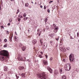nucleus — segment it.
Here are the masks:
<instances>
[{"label": "nucleus", "instance_id": "obj_41", "mask_svg": "<svg viewBox=\"0 0 79 79\" xmlns=\"http://www.w3.org/2000/svg\"><path fill=\"white\" fill-rule=\"evenodd\" d=\"M67 49L68 50H69V48H67Z\"/></svg>", "mask_w": 79, "mask_h": 79}, {"label": "nucleus", "instance_id": "obj_1", "mask_svg": "<svg viewBox=\"0 0 79 79\" xmlns=\"http://www.w3.org/2000/svg\"><path fill=\"white\" fill-rule=\"evenodd\" d=\"M0 55L2 56H8V52L7 51L3 50L0 52Z\"/></svg>", "mask_w": 79, "mask_h": 79}, {"label": "nucleus", "instance_id": "obj_64", "mask_svg": "<svg viewBox=\"0 0 79 79\" xmlns=\"http://www.w3.org/2000/svg\"><path fill=\"white\" fill-rule=\"evenodd\" d=\"M48 79H50V78H49Z\"/></svg>", "mask_w": 79, "mask_h": 79}, {"label": "nucleus", "instance_id": "obj_5", "mask_svg": "<svg viewBox=\"0 0 79 79\" xmlns=\"http://www.w3.org/2000/svg\"><path fill=\"white\" fill-rule=\"evenodd\" d=\"M17 59L19 60V61H24V59H23V57L21 56L18 57L17 58Z\"/></svg>", "mask_w": 79, "mask_h": 79}, {"label": "nucleus", "instance_id": "obj_32", "mask_svg": "<svg viewBox=\"0 0 79 79\" xmlns=\"http://www.w3.org/2000/svg\"><path fill=\"white\" fill-rule=\"evenodd\" d=\"M50 44L51 45H53V42L51 41H50Z\"/></svg>", "mask_w": 79, "mask_h": 79}, {"label": "nucleus", "instance_id": "obj_23", "mask_svg": "<svg viewBox=\"0 0 79 79\" xmlns=\"http://www.w3.org/2000/svg\"><path fill=\"white\" fill-rule=\"evenodd\" d=\"M12 37H10V42H11V41H12Z\"/></svg>", "mask_w": 79, "mask_h": 79}, {"label": "nucleus", "instance_id": "obj_3", "mask_svg": "<svg viewBox=\"0 0 79 79\" xmlns=\"http://www.w3.org/2000/svg\"><path fill=\"white\" fill-rule=\"evenodd\" d=\"M38 77H39L40 78V79H46L47 78V75L45 73H42V75H39L38 76Z\"/></svg>", "mask_w": 79, "mask_h": 79}, {"label": "nucleus", "instance_id": "obj_54", "mask_svg": "<svg viewBox=\"0 0 79 79\" xmlns=\"http://www.w3.org/2000/svg\"><path fill=\"white\" fill-rule=\"evenodd\" d=\"M38 31H39V29L37 30V32H38Z\"/></svg>", "mask_w": 79, "mask_h": 79}, {"label": "nucleus", "instance_id": "obj_63", "mask_svg": "<svg viewBox=\"0 0 79 79\" xmlns=\"http://www.w3.org/2000/svg\"><path fill=\"white\" fill-rule=\"evenodd\" d=\"M21 18H22V16H21Z\"/></svg>", "mask_w": 79, "mask_h": 79}, {"label": "nucleus", "instance_id": "obj_8", "mask_svg": "<svg viewBox=\"0 0 79 79\" xmlns=\"http://www.w3.org/2000/svg\"><path fill=\"white\" fill-rule=\"evenodd\" d=\"M36 41H37L35 40H33L32 41V43H33V44H34V45L35 44H36V43L37 42Z\"/></svg>", "mask_w": 79, "mask_h": 79}, {"label": "nucleus", "instance_id": "obj_45", "mask_svg": "<svg viewBox=\"0 0 79 79\" xmlns=\"http://www.w3.org/2000/svg\"><path fill=\"white\" fill-rule=\"evenodd\" d=\"M1 28L2 29H3V26H2L1 27Z\"/></svg>", "mask_w": 79, "mask_h": 79}, {"label": "nucleus", "instance_id": "obj_27", "mask_svg": "<svg viewBox=\"0 0 79 79\" xmlns=\"http://www.w3.org/2000/svg\"><path fill=\"white\" fill-rule=\"evenodd\" d=\"M23 16L24 17L26 16V13H25L23 14Z\"/></svg>", "mask_w": 79, "mask_h": 79}, {"label": "nucleus", "instance_id": "obj_10", "mask_svg": "<svg viewBox=\"0 0 79 79\" xmlns=\"http://www.w3.org/2000/svg\"><path fill=\"white\" fill-rule=\"evenodd\" d=\"M19 69L20 70H22V69H24V68L23 67H19Z\"/></svg>", "mask_w": 79, "mask_h": 79}, {"label": "nucleus", "instance_id": "obj_7", "mask_svg": "<svg viewBox=\"0 0 79 79\" xmlns=\"http://www.w3.org/2000/svg\"><path fill=\"white\" fill-rule=\"evenodd\" d=\"M43 62L44 64H45V65H47V60H43Z\"/></svg>", "mask_w": 79, "mask_h": 79}, {"label": "nucleus", "instance_id": "obj_50", "mask_svg": "<svg viewBox=\"0 0 79 79\" xmlns=\"http://www.w3.org/2000/svg\"><path fill=\"white\" fill-rule=\"evenodd\" d=\"M45 56H46V58H47V56L45 55Z\"/></svg>", "mask_w": 79, "mask_h": 79}, {"label": "nucleus", "instance_id": "obj_18", "mask_svg": "<svg viewBox=\"0 0 79 79\" xmlns=\"http://www.w3.org/2000/svg\"><path fill=\"white\" fill-rule=\"evenodd\" d=\"M19 46L20 47H23V44H22L21 43H20L19 44Z\"/></svg>", "mask_w": 79, "mask_h": 79}, {"label": "nucleus", "instance_id": "obj_44", "mask_svg": "<svg viewBox=\"0 0 79 79\" xmlns=\"http://www.w3.org/2000/svg\"><path fill=\"white\" fill-rule=\"evenodd\" d=\"M8 26H10V23H9L8 24H7Z\"/></svg>", "mask_w": 79, "mask_h": 79}, {"label": "nucleus", "instance_id": "obj_51", "mask_svg": "<svg viewBox=\"0 0 79 79\" xmlns=\"http://www.w3.org/2000/svg\"><path fill=\"white\" fill-rule=\"evenodd\" d=\"M40 53H41V54H43V52H41Z\"/></svg>", "mask_w": 79, "mask_h": 79}, {"label": "nucleus", "instance_id": "obj_60", "mask_svg": "<svg viewBox=\"0 0 79 79\" xmlns=\"http://www.w3.org/2000/svg\"><path fill=\"white\" fill-rule=\"evenodd\" d=\"M0 42H1V39H0Z\"/></svg>", "mask_w": 79, "mask_h": 79}, {"label": "nucleus", "instance_id": "obj_26", "mask_svg": "<svg viewBox=\"0 0 79 79\" xmlns=\"http://www.w3.org/2000/svg\"><path fill=\"white\" fill-rule=\"evenodd\" d=\"M6 47H7V44H5L4 46V48Z\"/></svg>", "mask_w": 79, "mask_h": 79}, {"label": "nucleus", "instance_id": "obj_39", "mask_svg": "<svg viewBox=\"0 0 79 79\" xmlns=\"http://www.w3.org/2000/svg\"><path fill=\"white\" fill-rule=\"evenodd\" d=\"M63 61H64V62H65V61H66V60H65V59H64L63 60Z\"/></svg>", "mask_w": 79, "mask_h": 79}, {"label": "nucleus", "instance_id": "obj_25", "mask_svg": "<svg viewBox=\"0 0 79 79\" xmlns=\"http://www.w3.org/2000/svg\"><path fill=\"white\" fill-rule=\"evenodd\" d=\"M42 38H41L40 39V42L41 44H42Z\"/></svg>", "mask_w": 79, "mask_h": 79}, {"label": "nucleus", "instance_id": "obj_46", "mask_svg": "<svg viewBox=\"0 0 79 79\" xmlns=\"http://www.w3.org/2000/svg\"><path fill=\"white\" fill-rule=\"evenodd\" d=\"M16 76L17 78H19V77H17V75H16Z\"/></svg>", "mask_w": 79, "mask_h": 79}, {"label": "nucleus", "instance_id": "obj_59", "mask_svg": "<svg viewBox=\"0 0 79 79\" xmlns=\"http://www.w3.org/2000/svg\"><path fill=\"white\" fill-rule=\"evenodd\" d=\"M54 35V33H53L52 35Z\"/></svg>", "mask_w": 79, "mask_h": 79}, {"label": "nucleus", "instance_id": "obj_36", "mask_svg": "<svg viewBox=\"0 0 79 79\" xmlns=\"http://www.w3.org/2000/svg\"><path fill=\"white\" fill-rule=\"evenodd\" d=\"M47 11L48 12V13H50V9H48Z\"/></svg>", "mask_w": 79, "mask_h": 79}, {"label": "nucleus", "instance_id": "obj_16", "mask_svg": "<svg viewBox=\"0 0 79 79\" xmlns=\"http://www.w3.org/2000/svg\"><path fill=\"white\" fill-rule=\"evenodd\" d=\"M28 5H29V4L28 3H26L25 4V6H26V7H27Z\"/></svg>", "mask_w": 79, "mask_h": 79}, {"label": "nucleus", "instance_id": "obj_42", "mask_svg": "<svg viewBox=\"0 0 79 79\" xmlns=\"http://www.w3.org/2000/svg\"><path fill=\"white\" fill-rule=\"evenodd\" d=\"M58 39H59V37H58L57 39H56V40H58Z\"/></svg>", "mask_w": 79, "mask_h": 79}, {"label": "nucleus", "instance_id": "obj_6", "mask_svg": "<svg viewBox=\"0 0 79 79\" xmlns=\"http://www.w3.org/2000/svg\"><path fill=\"white\" fill-rule=\"evenodd\" d=\"M48 70L50 72V73H52L53 71H52V69H51L49 67H47Z\"/></svg>", "mask_w": 79, "mask_h": 79}, {"label": "nucleus", "instance_id": "obj_56", "mask_svg": "<svg viewBox=\"0 0 79 79\" xmlns=\"http://www.w3.org/2000/svg\"><path fill=\"white\" fill-rule=\"evenodd\" d=\"M24 59H25V60H26V58L25 57H24Z\"/></svg>", "mask_w": 79, "mask_h": 79}, {"label": "nucleus", "instance_id": "obj_12", "mask_svg": "<svg viewBox=\"0 0 79 79\" xmlns=\"http://www.w3.org/2000/svg\"><path fill=\"white\" fill-rule=\"evenodd\" d=\"M7 69H8V68H7V67L6 66L4 67V71H7Z\"/></svg>", "mask_w": 79, "mask_h": 79}, {"label": "nucleus", "instance_id": "obj_57", "mask_svg": "<svg viewBox=\"0 0 79 79\" xmlns=\"http://www.w3.org/2000/svg\"><path fill=\"white\" fill-rule=\"evenodd\" d=\"M27 61H29V60H27Z\"/></svg>", "mask_w": 79, "mask_h": 79}, {"label": "nucleus", "instance_id": "obj_37", "mask_svg": "<svg viewBox=\"0 0 79 79\" xmlns=\"http://www.w3.org/2000/svg\"><path fill=\"white\" fill-rule=\"evenodd\" d=\"M9 32L7 31H6V34H9Z\"/></svg>", "mask_w": 79, "mask_h": 79}, {"label": "nucleus", "instance_id": "obj_9", "mask_svg": "<svg viewBox=\"0 0 79 79\" xmlns=\"http://www.w3.org/2000/svg\"><path fill=\"white\" fill-rule=\"evenodd\" d=\"M54 74H55V75H57L58 74V71L57 70H56L54 72Z\"/></svg>", "mask_w": 79, "mask_h": 79}, {"label": "nucleus", "instance_id": "obj_33", "mask_svg": "<svg viewBox=\"0 0 79 79\" xmlns=\"http://www.w3.org/2000/svg\"><path fill=\"white\" fill-rule=\"evenodd\" d=\"M41 33H42V31H40V33H39V36H40V35H41Z\"/></svg>", "mask_w": 79, "mask_h": 79}, {"label": "nucleus", "instance_id": "obj_52", "mask_svg": "<svg viewBox=\"0 0 79 79\" xmlns=\"http://www.w3.org/2000/svg\"><path fill=\"white\" fill-rule=\"evenodd\" d=\"M27 19H28V18L26 17V20H27Z\"/></svg>", "mask_w": 79, "mask_h": 79}, {"label": "nucleus", "instance_id": "obj_14", "mask_svg": "<svg viewBox=\"0 0 79 79\" xmlns=\"http://www.w3.org/2000/svg\"><path fill=\"white\" fill-rule=\"evenodd\" d=\"M66 77L65 76H63L62 77V79H66Z\"/></svg>", "mask_w": 79, "mask_h": 79}, {"label": "nucleus", "instance_id": "obj_55", "mask_svg": "<svg viewBox=\"0 0 79 79\" xmlns=\"http://www.w3.org/2000/svg\"><path fill=\"white\" fill-rule=\"evenodd\" d=\"M1 10V6H0V10Z\"/></svg>", "mask_w": 79, "mask_h": 79}, {"label": "nucleus", "instance_id": "obj_20", "mask_svg": "<svg viewBox=\"0 0 79 79\" xmlns=\"http://www.w3.org/2000/svg\"><path fill=\"white\" fill-rule=\"evenodd\" d=\"M58 28L57 27H55L54 30L56 31H58Z\"/></svg>", "mask_w": 79, "mask_h": 79}, {"label": "nucleus", "instance_id": "obj_40", "mask_svg": "<svg viewBox=\"0 0 79 79\" xmlns=\"http://www.w3.org/2000/svg\"><path fill=\"white\" fill-rule=\"evenodd\" d=\"M46 46H47V45H46V43H44V47H45Z\"/></svg>", "mask_w": 79, "mask_h": 79}, {"label": "nucleus", "instance_id": "obj_15", "mask_svg": "<svg viewBox=\"0 0 79 79\" xmlns=\"http://www.w3.org/2000/svg\"><path fill=\"white\" fill-rule=\"evenodd\" d=\"M22 49L23 51H24V50H26V48L24 47H23L22 48Z\"/></svg>", "mask_w": 79, "mask_h": 79}, {"label": "nucleus", "instance_id": "obj_38", "mask_svg": "<svg viewBox=\"0 0 79 79\" xmlns=\"http://www.w3.org/2000/svg\"><path fill=\"white\" fill-rule=\"evenodd\" d=\"M77 37H79V33H77Z\"/></svg>", "mask_w": 79, "mask_h": 79}, {"label": "nucleus", "instance_id": "obj_19", "mask_svg": "<svg viewBox=\"0 0 79 79\" xmlns=\"http://www.w3.org/2000/svg\"><path fill=\"white\" fill-rule=\"evenodd\" d=\"M12 20H12V19L10 18L9 20V23H11V22H12Z\"/></svg>", "mask_w": 79, "mask_h": 79}, {"label": "nucleus", "instance_id": "obj_43", "mask_svg": "<svg viewBox=\"0 0 79 79\" xmlns=\"http://www.w3.org/2000/svg\"><path fill=\"white\" fill-rule=\"evenodd\" d=\"M39 57H40V58H42V56H40V55L39 56Z\"/></svg>", "mask_w": 79, "mask_h": 79}, {"label": "nucleus", "instance_id": "obj_13", "mask_svg": "<svg viewBox=\"0 0 79 79\" xmlns=\"http://www.w3.org/2000/svg\"><path fill=\"white\" fill-rule=\"evenodd\" d=\"M22 76L23 77H26V76H25V74H24V73L22 74Z\"/></svg>", "mask_w": 79, "mask_h": 79}, {"label": "nucleus", "instance_id": "obj_49", "mask_svg": "<svg viewBox=\"0 0 79 79\" xmlns=\"http://www.w3.org/2000/svg\"><path fill=\"white\" fill-rule=\"evenodd\" d=\"M40 7L42 8H43V6H41Z\"/></svg>", "mask_w": 79, "mask_h": 79}, {"label": "nucleus", "instance_id": "obj_31", "mask_svg": "<svg viewBox=\"0 0 79 79\" xmlns=\"http://www.w3.org/2000/svg\"><path fill=\"white\" fill-rule=\"evenodd\" d=\"M0 57V58H1L2 59V60H4V57H3V56H1V57Z\"/></svg>", "mask_w": 79, "mask_h": 79}, {"label": "nucleus", "instance_id": "obj_28", "mask_svg": "<svg viewBox=\"0 0 79 79\" xmlns=\"http://www.w3.org/2000/svg\"><path fill=\"white\" fill-rule=\"evenodd\" d=\"M62 71H63L62 69H60V73H62Z\"/></svg>", "mask_w": 79, "mask_h": 79}, {"label": "nucleus", "instance_id": "obj_17", "mask_svg": "<svg viewBox=\"0 0 79 79\" xmlns=\"http://www.w3.org/2000/svg\"><path fill=\"white\" fill-rule=\"evenodd\" d=\"M62 51H65L66 50L64 49V47H63L62 48Z\"/></svg>", "mask_w": 79, "mask_h": 79}, {"label": "nucleus", "instance_id": "obj_30", "mask_svg": "<svg viewBox=\"0 0 79 79\" xmlns=\"http://www.w3.org/2000/svg\"><path fill=\"white\" fill-rule=\"evenodd\" d=\"M4 41L5 42H7V40H6V39H5V40H4Z\"/></svg>", "mask_w": 79, "mask_h": 79}, {"label": "nucleus", "instance_id": "obj_58", "mask_svg": "<svg viewBox=\"0 0 79 79\" xmlns=\"http://www.w3.org/2000/svg\"><path fill=\"white\" fill-rule=\"evenodd\" d=\"M11 0V2H12V1H13V0Z\"/></svg>", "mask_w": 79, "mask_h": 79}, {"label": "nucleus", "instance_id": "obj_2", "mask_svg": "<svg viewBox=\"0 0 79 79\" xmlns=\"http://www.w3.org/2000/svg\"><path fill=\"white\" fill-rule=\"evenodd\" d=\"M65 69L66 71H69L71 68V64H67L64 66Z\"/></svg>", "mask_w": 79, "mask_h": 79}, {"label": "nucleus", "instance_id": "obj_53", "mask_svg": "<svg viewBox=\"0 0 79 79\" xmlns=\"http://www.w3.org/2000/svg\"><path fill=\"white\" fill-rule=\"evenodd\" d=\"M50 2L51 3V2H53V1H50Z\"/></svg>", "mask_w": 79, "mask_h": 79}, {"label": "nucleus", "instance_id": "obj_11", "mask_svg": "<svg viewBox=\"0 0 79 79\" xmlns=\"http://www.w3.org/2000/svg\"><path fill=\"white\" fill-rule=\"evenodd\" d=\"M14 39L17 42L18 40V38L17 37H16L15 36L14 37Z\"/></svg>", "mask_w": 79, "mask_h": 79}, {"label": "nucleus", "instance_id": "obj_21", "mask_svg": "<svg viewBox=\"0 0 79 79\" xmlns=\"http://www.w3.org/2000/svg\"><path fill=\"white\" fill-rule=\"evenodd\" d=\"M46 28L47 30H48V29H49V27L48 26H47L46 27Z\"/></svg>", "mask_w": 79, "mask_h": 79}, {"label": "nucleus", "instance_id": "obj_22", "mask_svg": "<svg viewBox=\"0 0 79 79\" xmlns=\"http://www.w3.org/2000/svg\"><path fill=\"white\" fill-rule=\"evenodd\" d=\"M54 32L55 33H56L58 32V30H54Z\"/></svg>", "mask_w": 79, "mask_h": 79}, {"label": "nucleus", "instance_id": "obj_62", "mask_svg": "<svg viewBox=\"0 0 79 79\" xmlns=\"http://www.w3.org/2000/svg\"><path fill=\"white\" fill-rule=\"evenodd\" d=\"M35 4H37L36 3V2H35Z\"/></svg>", "mask_w": 79, "mask_h": 79}, {"label": "nucleus", "instance_id": "obj_61", "mask_svg": "<svg viewBox=\"0 0 79 79\" xmlns=\"http://www.w3.org/2000/svg\"><path fill=\"white\" fill-rule=\"evenodd\" d=\"M51 2H49V3H51Z\"/></svg>", "mask_w": 79, "mask_h": 79}, {"label": "nucleus", "instance_id": "obj_24", "mask_svg": "<svg viewBox=\"0 0 79 79\" xmlns=\"http://www.w3.org/2000/svg\"><path fill=\"white\" fill-rule=\"evenodd\" d=\"M47 20H48L47 19H44V21L45 23H46V22H47Z\"/></svg>", "mask_w": 79, "mask_h": 79}, {"label": "nucleus", "instance_id": "obj_35", "mask_svg": "<svg viewBox=\"0 0 79 79\" xmlns=\"http://www.w3.org/2000/svg\"><path fill=\"white\" fill-rule=\"evenodd\" d=\"M18 21H19V22L20 21H21V19H20V18H19L18 19Z\"/></svg>", "mask_w": 79, "mask_h": 79}, {"label": "nucleus", "instance_id": "obj_29", "mask_svg": "<svg viewBox=\"0 0 79 79\" xmlns=\"http://www.w3.org/2000/svg\"><path fill=\"white\" fill-rule=\"evenodd\" d=\"M52 60H53V58L52 57H51L50 58V61H52Z\"/></svg>", "mask_w": 79, "mask_h": 79}, {"label": "nucleus", "instance_id": "obj_48", "mask_svg": "<svg viewBox=\"0 0 79 79\" xmlns=\"http://www.w3.org/2000/svg\"><path fill=\"white\" fill-rule=\"evenodd\" d=\"M44 9H45H45H46V8L45 7V6H44Z\"/></svg>", "mask_w": 79, "mask_h": 79}, {"label": "nucleus", "instance_id": "obj_34", "mask_svg": "<svg viewBox=\"0 0 79 79\" xmlns=\"http://www.w3.org/2000/svg\"><path fill=\"white\" fill-rule=\"evenodd\" d=\"M19 10H17V12L16 13V14H18V13H19Z\"/></svg>", "mask_w": 79, "mask_h": 79}, {"label": "nucleus", "instance_id": "obj_4", "mask_svg": "<svg viewBox=\"0 0 79 79\" xmlns=\"http://www.w3.org/2000/svg\"><path fill=\"white\" fill-rule=\"evenodd\" d=\"M69 58L70 61H73L74 60V56L73 55V54H71L69 56Z\"/></svg>", "mask_w": 79, "mask_h": 79}, {"label": "nucleus", "instance_id": "obj_47", "mask_svg": "<svg viewBox=\"0 0 79 79\" xmlns=\"http://www.w3.org/2000/svg\"><path fill=\"white\" fill-rule=\"evenodd\" d=\"M53 26H54V27H55L56 26L55 24H53Z\"/></svg>", "mask_w": 79, "mask_h": 79}]
</instances>
